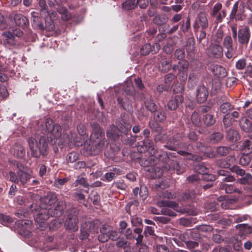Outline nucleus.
<instances>
[{
    "mask_svg": "<svg viewBox=\"0 0 252 252\" xmlns=\"http://www.w3.org/2000/svg\"><path fill=\"white\" fill-rule=\"evenodd\" d=\"M28 143L32 157L38 158L40 156L44 157L47 156L48 144L44 135H41L37 139L31 137L28 140Z\"/></svg>",
    "mask_w": 252,
    "mask_h": 252,
    "instance_id": "f257e3e1",
    "label": "nucleus"
},
{
    "mask_svg": "<svg viewBox=\"0 0 252 252\" xmlns=\"http://www.w3.org/2000/svg\"><path fill=\"white\" fill-rule=\"evenodd\" d=\"M41 130L43 134H46L51 141H54L56 144L58 139L60 138L62 129L60 125L55 124L50 119H47L44 125H41Z\"/></svg>",
    "mask_w": 252,
    "mask_h": 252,
    "instance_id": "f03ea898",
    "label": "nucleus"
},
{
    "mask_svg": "<svg viewBox=\"0 0 252 252\" xmlns=\"http://www.w3.org/2000/svg\"><path fill=\"white\" fill-rule=\"evenodd\" d=\"M18 171L17 173L12 171L9 172V180L12 182L20 184L21 186L26 187L27 184L30 182L31 175L24 171V167L22 165H17Z\"/></svg>",
    "mask_w": 252,
    "mask_h": 252,
    "instance_id": "7ed1b4c3",
    "label": "nucleus"
},
{
    "mask_svg": "<svg viewBox=\"0 0 252 252\" xmlns=\"http://www.w3.org/2000/svg\"><path fill=\"white\" fill-rule=\"evenodd\" d=\"M93 132L91 134V139L94 140V144L96 147L95 149L96 153H99L101 151L104 146V132L100 128L97 124H94L92 126Z\"/></svg>",
    "mask_w": 252,
    "mask_h": 252,
    "instance_id": "20e7f679",
    "label": "nucleus"
},
{
    "mask_svg": "<svg viewBox=\"0 0 252 252\" xmlns=\"http://www.w3.org/2000/svg\"><path fill=\"white\" fill-rule=\"evenodd\" d=\"M159 160L165 162L163 165L164 169L166 171H169L172 169L176 171L178 174L183 172L184 170L180 166L179 162L171 159L167 153L163 152L162 154L158 155Z\"/></svg>",
    "mask_w": 252,
    "mask_h": 252,
    "instance_id": "39448f33",
    "label": "nucleus"
},
{
    "mask_svg": "<svg viewBox=\"0 0 252 252\" xmlns=\"http://www.w3.org/2000/svg\"><path fill=\"white\" fill-rule=\"evenodd\" d=\"M161 206H167L170 207L173 210L176 212H179L181 214H187L189 215L195 216L197 214V210L194 207L190 206L186 207L184 208H179V205L176 202H161L159 203Z\"/></svg>",
    "mask_w": 252,
    "mask_h": 252,
    "instance_id": "423d86ee",
    "label": "nucleus"
},
{
    "mask_svg": "<svg viewBox=\"0 0 252 252\" xmlns=\"http://www.w3.org/2000/svg\"><path fill=\"white\" fill-rule=\"evenodd\" d=\"M245 6L243 4L239 5V2L235 3L233 8L230 14V18L235 19L236 21H240L244 20L246 17Z\"/></svg>",
    "mask_w": 252,
    "mask_h": 252,
    "instance_id": "0eeeda50",
    "label": "nucleus"
},
{
    "mask_svg": "<svg viewBox=\"0 0 252 252\" xmlns=\"http://www.w3.org/2000/svg\"><path fill=\"white\" fill-rule=\"evenodd\" d=\"M223 50L220 44L212 41L206 50V53L211 58L220 59L223 57Z\"/></svg>",
    "mask_w": 252,
    "mask_h": 252,
    "instance_id": "6e6552de",
    "label": "nucleus"
},
{
    "mask_svg": "<svg viewBox=\"0 0 252 252\" xmlns=\"http://www.w3.org/2000/svg\"><path fill=\"white\" fill-rule=\"evenodd\" d=\"M209 26L207 14L204 11H200L197 15L193 24L194 30L201 28L202 30L207 29Z\"/></svg>",
    "mask_w": 252,
    "mask_h": 252,
    "instance_id": "1a4fd4ad",
    "label": "nucleus"
},
{
    "mask_svg": "<svg viewBox=\"0 0 252 252\" xmlns=\"http://www.w3.org/2000/svg\"><path fill=\"white\" fill-rule=\"evenodd\" d=\"M230 170L237 175L243 176L242 178L238 180V182L241 184H246L251 181L252 177L249 173H245V171L241 169L239 166H233L230 168Z\"/></svg>",
    "mask_w": 252,
    "mask_h": 252,
    "instance_id": "9d476101",
    "label": "nucleus"
},
{
    "mask_svg": "<svg viewBox=\"0 0 252 252\" xmlns=\"http://www.w3.org/2000/svg\"><path fill=\"white\" fill-rule=\"evenodd\" d=\"M73 213L74 214L70 215L68 218L66 220L65 225L66 229L72 231H75L78 229V220L77 218L78 211L77 210H74Z\"/></svg>",
    "mask_w": 252,
    "mask_h": 252,
    "instance_id": "9b49d317",
    "label": "nucleus"
},
{
    "mask_svg": "<svg viewBox=\"0 0 252 252\" xmlns=\"http://www.w3.org/2000/svg\"><path fill=\"white\" fill-rule=\"evenodd\" d=\"M57 201V198L55 194H48L44 198L42 199L41 208L44 209H47L49 212L51 211V207Z\"/></svg>",
    "mask_w": 252,
    "mask_h": 252,
    "instance_id": "f8f14e48",
    "label": "nucleus"
},
{
    "mask_svg": "<svg viewBox=\"0 0 252 252\" xmlns=\"http://www.w3.org/2000/svg\"><path fill=\"white\" fill-rule=\"evenodd\" d=\"M217 103L218 105H220V111L223 114L227 113L229 111L234 109V106L227 102V98L224 96H219L217 99Z\"/></svg>",
    "mask_w": 252,
    "mask_h": 252,
    "instance_id": "ddd939ff",
    "label": "nucleus"
},
{
    "mask_svg": "<svg viewBox=\"0 0 252 252\" xmlns=\"http://www.w3.org/2000/svg\"><path fill=\"white\" fill-rule=\"evenodd\" d=\"M250 31L248 27L240 29L238 31V41L241 44H247L250 38Z\"/></svg>",
    "mask_w": 252,
    "mask_h": 252,
    "instance_id": "4468645a",
    "label": "nucleus"
},
{
    "mask_svg": "<svg viewBox=\"0 0 252 252\" xmlns=\"http://www.w3.org/2000/svg\"><path fill=\"white\" fill-rule=\"evenodd\" d=\"M9 18H13L15 24L21 27H25L28 23V20L26 17L21 14L13 12L9 15Z\"/></svg>",
    "mask_w": 252,
    "mask_h": 252,
    "instance_id": "2eb2a0df",
    "label": "nucleus"
},
{
    "mask_svg": "<svg viewBox=\"0 0 252 252\" xmlns=\"http://www.w3.org/2000/svg\"><path fill=\"white\" fill-rule=\"evenodd\" d=\"M191 148L192 146L189 145L187 147V149H185V150L178 151V153L181 156H185L188 159L195 160L197 161L201 160L202 158L201 157L193 155L190 153Z\"/></svg>",
    "mask_w": 252,
    "mask_h": 252,
    "instance_id": "dca6fc26",
    "label": "nucleus"
},
{
    "mask_svg": "<svg viewBox=\"0 0 252 252\" xmlns=\"http://www.w3.org/2000/svg\"><path fill=\"white\" fill-rule=\"evenodd\" d=\"M208 94V91L204 85L198 86L196 92V100L199 103L205 102Z\"/></svg>",
    "mask_w": 252,
    "mask_h": 252,
    "instance_id": "f3484780",
    "label": "nucleus"
},
{
    "mask_svg": "<svg viewBox=\"0 0 252 252\" xmlns=\"http://www.w3.org/2000/svg\"><path fill=\"white\" fill-rule=\"evenodd\" d=\"M50 213V212L47 209L41 208L37 214L34 216L35 221L38 223H44L49 218Z\"/></svg>",
    "mask_w": 252,
    "mask_h": 252,
    "instance_id": "a211bd4d",
    "label": "nucleus"
},
{
    "mask_svg": "<svg viewBox=\"0 0 252 252\" xmlns=\"http://www.w3.org/2000/svg\"><path fill=\"white\" fill-rule=\"evenodd\" d=\"M181 138V136L180 134L174 135L172 138L169 139L167 144L164 147L171 150H176V149L179 147V141Z\"/></svg>",
    "mask_w": 252,
    "mask_h": 252,
    "instance_id": "6ab92c4d",
    "label": "nucleus"
},
{
    "mask_svg": "<svg viewBox=\"0 0 252 252\" xmlns=\"http://www.w3.org/2000/svg\"><path fill=\"white\" fill-rule=\"evenodd\" d=\"M161 202H173V201H169L168 200H159L157 202L158 206H159V207L162 208L161 212L163 215L169 216H171V217H176L177 216L176 213L175 212V211L174 210H171V208L170 207L164 206V205H163V206L160 205L159 203ZM172 209H173L172 208Z\"/></svg>",
    "mask_w": 252,
    "mask_h": 252,
    "instance_id": "aec40b11",
    "label": "nucleus"
},
{
    "mask_svg": "<svg viewBox=\"0 0 252 252\" xmlns=\"http://www.w3.org/2000/svg\"><path fill=\"white\" fill-rule=\"evenodd\" d=\"M10 152L14 156L20 158H24L26 154L24 147L21 145H13Z\"/></svg>",
    "mask_w": 252,
    "mask_h": 252,
    "instance_id": "412c9836",
    "label": "nucleus"
},
{
    "mask_svg": "<svg viewBox=\"0 0 252 252\" xmlns=\"http://www.w3.org/2000/svg\"><path fill=\"white\" fill-rule=\"evenodd\" d=\"M211 71L214 76L218 78H222L227 75L225 68L218 64L213 65Z\"/></svg>",
    "mask_w": 252,
    "mask_h": 252,
    "instance_id": "4be33fe9",
    "label": "nucleus"
},
{
    "mask_svg": "<svg viewBox=\"0 0 252 252\" xmlns=\"http://www.w3.org/2000/svg\"><path fill=\"white\" fill-rule=\"evenodd\" d=\"M183 101V96L181 95H177L168 102L167 107L170 110H175Z\"/></svg>",
    "mask_w": 252,
    "mask_h": 252,
    "instance_id": "5701e85b",
    "label": "nucleus"
},
{
    "mask_svg": "<svg viewBox=\"0 0 252 252\" xmlns=\"http://www.w3.org/2000/svg\"><path fill=\"white\" fill-rule=\"evenodd\" d=\"M189 66V62L183 60L178 62L177 64H175L172 66L173 71L176 72L177 70L178 72L187 71Z\"/></svg>",
    "mask_w": 252,
    "mask_h": 252,
    "instance_id": "b1692460",
    "label": "nucleus"
},
{
    "mask_svg": "<svg viewBox=\"0 0 252 252\" xmlns=\"http://www.w3.org/2000/svg\"><path fill=\"white\" fill-rule=\"evenodd\" d=\"M65 208V204L64 202L63 201H59L56 206L54 211L51 210L50 216L55 217H60L62 215Z\"/></svg>",
    "mask_w": 252,
    "mask_h": 252,
    "instance_id": "393cba45",
    "label": "nucleus"
},
{
    "mask_svg": "<svg viewBox=\"0 0 252 252\" xmlns=\"http://www.w3.org/2000/svg\"><path fill=\"white\" fill-rule=\"evenodd\" d=\"M220 188L224 190L227 193H232L233 192H237L239 194L242 193V191L231 184H226L223 183H221L220 185Z\"/></svg>",
    "mask_w": 252,
    "mask_h": 252,
    "instance_id": "a878e982",
    "label": "nucleus"
},
{
    "mask_svg": "<svg viewBox=\"0 0 252 252\" xmlns=\"http://www.w3.org/2000/svg\"><path fill=\"white\" fill-rule=\"evenodd\" d=\"M118 128L121 134H127L130 131L131 126L130 124L126 122L124 120H121L117 125Z\"/></svg>",
    "mask_w": 252,
    "mask_h": 252,
    "instance_id": "bb28decb",
    "label": "nucleus"
},
{
    "mask_svg": "<svg viewBox=\"0 0 252 252\" xmlns=\"http://www.w3.org/2000/svg\"><path fill=\"white\" fill-rule=\"evenodd\" d=\"M171 66V62L164 58L160 61L158 68L160 71L165 73L169 71Z\"/></svg>",
    "mask_w": 252,
    "mask_h": 252,
    "instance_id": "cd10ccee",
    "label": "nucleus"
},
{
    "mask_svg": "<svg viewBox=\"0 0 252 252\" xmlns=\"http://www.w3.org/2000/svg\"><path fill=\"white\" fill-rule=\"evenodd\" d=\"M144 103L146 108L150 111L155 112L157 109L156 104L153 102L151 96L147 95L144 97Z\"/></svg>",
    "mask_w": 252,
    "mask_h": 252,
    "instance_id": "c85d7f7f",
    "label": "nucleus"
},
{
    "mask_svg": "<svg viewBox=\"0 0 252 252\" xmlns=\"http://www.w3.org/2000/svg\"><path fill=\"white\" fill-rule=\"evenodd\" d=\"M120 132L118 128V126L116 127L114 126H111L110 128L107 132V136L112 139L116 140L120 136Z\"/></svg>",
    "mask_w": 252,
    "mask_h": 252,
    "instance_id": "c756f323",
    "label": "nucleus"
},
{
    "mask_svg": "<svg viewBox=\"0 0 252 252\" xmlns=\"http://www.w3.org/2000/svg\"><path fill=\"white\" fill-rule=\"evenodd\" d=\"M147 170L152 174V176L154 178H159L162 175V170L158 166L149 167Z\"/></svg>",
    "mask_w": 252,
    "mask_h": 252,
    "instance_id": "7c9ffc66",
    "label": "nucleus"
},
{
    "mask_svg": "<svg viewBox=\"0 0 252 252\" xmlns=\"http://www.w3.org/2000/svg\"><path fill=\"white\" fill-rule=\"evenodd\" d=\"M226 137L229 141H236L239 140L240 135L237 130L231 128L227 131Z\"/></svg>",
    "mask_w": 252,
    "mask_h": 252,
    "instance_id": "2f4dec72",
    "label": "nucleus"
},
{
    "mask_svg": "<svg viewBox=\"0 0 252 252\" xmlns=\"http://www.w3.org/2000/svg\"><path fill=\"white\" fill-rule=\"evenodd\" d=\"M71 142V139L69 136L67 134L63 133L62 135L61 134V136L58 139L57 143H58L59 146L60 144L62 146H65L67 145L69 146Z\"/></svg>",
    "mask_w": 252,
    "mask_h": 252,
    "instance_id": "473e14b6",
    "label": "nucleus"
},
{
    "mask_svg": "<svg viewBox=\"0 0 252 252\" xmlns=\"http://www.w3.org/2000/svg\"><path fill=\"white\" fill-rule=\"evenodd\" d=\"M196 193L193 190H190L188 192H184L182 194L180 200H193L195 199Z\"/></svg>",
    "mask_w": 252,
    "mask_h": 252,
    "instance_id": "72a5a7b5",
    "label": "nucleus"
},
{
    "mask_svg": "<svg viewBox=\"0 0 252 252\" xmlns=\"http://www.w3.org/2000/svg\"><path fill=\"white\" fill-rule=\"evenodd\" d=\"M101 234L98 236V240L101 242H105L109 239V236L107 232V228L103 226L100 228Z\"/></svg>",
    "mask_w": 252,
    "mask_h": 252,
    "instance_id": "f704fd0d",
    "label": "nucleus"
},
{
    "mask_svg": "<svg viewBox=\"0 0 252 252\" xmlns=\"http://www.w3.org/2000/svg\"><path fill=\"white\" fill-rule=\"evenodd\" d=\"M218 174L220 176H225V177L223 179V182H233L235 180V178L229 175V172L224 170H219L218 171Z\"/></svg>",
    "mask_w": 252,
    "mask_h": 252,
    "instance_id": "c9c22d12",
    "label": "nucleus"
},
{
    "mask_svg": "<svg viewBox=\"0 0 252 252\" xmlns=\"http://www.w3.org/2000/svg\"><path fill=\"white\" fill-rule=\"evenodd\" d=\"M38 5L41 15L48 13V6L45 0H39Z\"/></svg>",
    "mask_w": 252,
    "mask_h": 252,
    "instance_id": "e433bc0d",
    "label": "nucleus"
},
{
    "mask_svg": "<svg viewBox=\"0 0 252 252\" xmlns=\"http://www.w3.org/2000/svg\"><path fill=\"white\" fill-rule=\"evenodd\" d=\"M154 119L158 122H162L166 119V115L162 110H158L155 112Z\"/></svg>",
    "mask_w": 252,
    "mask_h": 252,
    "instance_id": "4c0bfd02",
    "label": "nucleus"
},
{
    "mask_svg": "<svg viewBox=\"0 0 252 252\" xmlns=\"http://www.w3.org/2000/svg\"><path fill=\"white\" fill-rule=\"evenodd\" d=\"M223 138V134L220 132H216L211 134L210 136V141L212 143H216L220 142Z\"/></svg>",
    "mask_w": 252,
    "mask_h": 252,
    "instance_id": "58836bf2",
    "label": "nucleus"
},
{
    "mask_svg": "<svg viewBox=\"0 0 252 252\" xmlns=\"http://www.w3.org/2000/svg\"><path fill=\"white\" fill-rule=\"evenodd\" d=\"M136 6V0H126L122 4L123 8L126 10L133 9Z\"/></svg>",
    "mask_w": 252,
    "mask_h": 252,
    "instance_id": "ea45409f",
    "label": "nucleus"
},
{
    "mask_svg": "<svg viewBox=\"0 0 252 252\" xmlns=\"http://www.w3.org/2000/svg\"><path fill=\"white\" fill-rule=\"evenodd\" d=\"M58 11L61 15L62 20L64 21H67L71 17L70 13H68L67 10L65 7H59L58 9Z\"/></svg>",
    "mask_w": 252,
    "mask_h": 252,
    "instance_id": "a19ab883",
    "label": "nucleus"
},
{
    "mask_svg": "<svg viewBox=\"0 0 252 252\" xmlns=\"http://www.w3.org/2000/svg\"><path fill=\"white\" fill-rule=\"evenodd\" d=\"M231 149L228 146H220L217 149V152L221 156H224L228 154L231 151Z\"/></svg>",
    "mask_w": 252,
    "mask_h": 252,
    "instance_id": "79ce46f5",
    "label": "nucleus"
},
{
    "mask_svg": "<svg viewBox=\"0 0 252 252\" xmlns=\"http://www.w3.org/2000/svg\"><path fill=\"white\" fill-rule=\"evenodd\" d=\"M116 246L119 248H123L126 252H128L130 251L129 244L124 239L117 241L116 242Z\"/></svg>",
    "mask_w": 252,
    "mask_h": 252,
    "instance_id": "37998d69",
    "label": "nucleus"
},
{
    "mask_svg": "<svg viewBox=\"0 0 252 252\" xmlns=\"http://www.w3.org/2000/svg\"><path fill=\"white\" fill-rule=\"evenodd\" d=\"M243 150L248 154L252 152V138L245 140L243 144Z\"/></svg>",
    "mask_w": 252,
    "mask_h": 252,
    "instance_id": "c03bdc74",
    "label": "nucleus"
},
{
    "mask_svg": "<svg viewBox=\"0 0 252 252\" xmlns=\"http://www.w3.org/2000/svg\"><path fill=\"white\" fill-rule=\"evenodd\" d=\"M204 123L208 126L213 125L216 122L215 119L212 115L206 114L203 118Z\"/></svg>",
    "mask_w": 252,
    "mask_h": 252,
    "instance_id": "a18cd8bd",
    "label": "nucleus"
},
{
    "mask_svg": "<svg viewBox=\"0 0 252 252\" xmlns=\"http://www.w3.org/2000/svg\"><path fill=\"white\" fill-rule=\"evenodd\" d=\"M251 161V158H250V156L247 153H246V154L243 155L241 157L239 163L241 165L245 166L249 165Z\"/></svg>",
    "mask_w": 252,
    "mask_h": 252,
    "instance_id": "49530a36",
    "label": "nucleus"
},
{
    "mask_svg": "<svg viewBox=\"0 0 252 252\" xmlns=\"http://www.w3.org/2000/svg\"><path fill=\"white\" fill-rule=\"evenodd\" d=\"M195 169L201 177V175H203L207 172H209V169L203 163L198 164Z\"/></svg>",
    "mask_w": 252,
    "mask_h": 252,
    "instance_id": "de8ad7c7",
    "label": "nucleus"
},
{
    "mask_svg": "<svg viewBox=\"0 0 252 252\" xmlns=\"http://www.w3.org/2000/svg\"><path fill=\"white\" fill-rule=\"evenodd\" d=\"M167 21V18L163 15H157L153 19V22L158 25H160Z\"/></svg>",
    "mask_w": 252,
    "mask_h": 252,
    "instance_id": "09e8293b",
    "label": "nucleus"
},
{
    "mask_svg": "<svg viewBox=\"0 0 252 252\" xmlns=\"http://www.w3.org/2000/svg\"><path fill=\"white\" fill-rule=\"evenodd\" d=\"M13 222V219L8 216L0 213V222L3 224L10 223Z\"/></svg>",
    "mask_w": 252,
    "mask_h": 252,
    "instance_id": "8fccbe9b",
    "label": "nucleus"
},
{
    "mask_svg": "<svg viewBox=\"0 0 252 252\" xmlns=\"http://www.w3.org/2000/svg\"><path fill=\"white\" fill-rule=\"evenodd\" d=\"M222 8V4L220 2H217L213 6L212 10L211 11L210 14L212 17H214L216 15L220 12V11Z\"/></svg>",
    "mask_w": 252,
    "mask_h": 252,
    "instance_id": "3c124183",
    "label": "nucleus"
},
{
    "mask_svg": "<svg viewBox=\"0 0 252 252\" xmlns=\"http://www.w3.org/2000/svg\"><path fill=\"white\" fill-rule=\"evenodd\" d=\"M223 36V33L221 30L219 29L216 34L215 37L212 40L213 42H216L220 44L221 40Z\"/></svg>",
    "mask_w": 252,
    "mask_h": 252,
    "instance_id": "603ef678",
    "label": "nucleus"
},
{
    "mask_svg": "<svg viewBox=\"0 0 252 252\" xmlns=\"http://www.w3.org/2000/svg\"><path fill=\"white\" fill-rule=\"evenodd\" d=\"M131 222L133 226H138L142 224V220L137 216H133L131 218Z\"/></svg>",
    "mask_w": 252,
    "mask_h": 252,
    "instance_id": "864d4df0",
    "label": "nucleus"
},
{
    "mask_svg": "<svg viewBox=\"0 0 252 252\" xmlns=\"http://www.w3.org/2000/svg\"><path fill=\"white\" fill-rule=\"evenodd\" d=\"M74 186L77 187L78 185H82L84 187H88L89 186V184L87 183L86 179L78 176L77 179L74 183Z\"/></svg>",
    "mask_w": 252,
    "mask_h": 252,
    "instance_id": "5fc2aeb1",
    "label": "nucleus"
},
{
    "mask_svg": "<svg viewBox=\"0 0 252 252\" xmlns=\"http://www.w3.org/2000/svg\"><path fill=\"white\" fill-rule=\"evenodd\" d=\"M107 232L109 236V239L115 241L119 238V233L116 231L110 230V228H107Z\"/></svg>",
    "mask_w": 252,
    "mask_h": 252,
    "instance_id": "6e6d98bb",
    "label": "nucleus"
},
{
    "mask_svg": "<svg viewBox=\"0 0 252 252\" xmlns=\"http://www.w3.org/2000/svg\"><path fill=\"white\" fill-rule=\"evenodd\" d=\"M248 216L247 215L239 216L234 215L231 216V219L234 220L235 223H239L248 219Z\"/></svg>",
    "mask_w": 252,
    "mask_h": 252,
    "instance_id": "4d7b16f0",
    "label": "nucleus"
},
{
    "mask_svg": "<svg viewBox=\"0 0 252 252\" xmlns=\"http://www.w3.org/2000/svg\"><path fill=\"white\" fill-rule=\"evenodd\" d=\"M149 126L152 129L156 132L160 133L162 130L161 127L157 123L149 122Z\"/></svg>",
    "mask_w": 252,
    "mask_h": 252,
    "instance_id": "13d9d810",
    "label": "nucleus"
},
{
    "mask_svg": "<svg viewBox=\"0 0 252 252\" xmlns=\"http://www.w3.org/2000/svg\"><path fill=\"white\" fill-rule=\"evenodd\" d=\"M236 228L244 230L246 233L252 232V227L249 226L247 224L243 223L238 224L236 225Z\"/></svg>",
    "mask_w": 252,
    "mask_h": 252,
    "instance_id": "bf43d9fd",
    "label": "nucleus"
},
{
    "mask_svg": "<svg viewBox=\"0 0 252 252\" xmlns=\"http://www.w3.org/2000/svg\"><path fill=\"white\" fill-rule=\"evenodd\" d=\"M251 125V122L248 119H245L243 122H240V126L245 132L249 131V128Z\"/></svg>",
    "mask_w": 252,
    "mask_h": 252,
    "instance_id": "052dcab7",
    "label": "nucleus"
},
{
    "mask_svg": "<svg viewBox=\"0 0 252 252\" xmlns=\"http://www.w3.org/2000/svg\"><path fill=\"white\" fill-rule=\"evenodd\" d=\"M174 56L177 60L182 61L185 56L184 50L182 49H178L176 50L174 52Z\"/></svg>",
    "mask_w": 252,
    "mask_h": 252,
    "instance_id": "680f3d73",
    "label": "nucleus"
},
{
    "mask_svg": "<svg viewBox=\"0 0 252 252\" xmlns=\"http://www.w3.org/2000/svg\"><path fill=\"white\" fill-rule=\"evenodd\" d=\"M78 159V155L75 153H70L66 157V161L67 162L73 163Z\"/></svg>",
    "mask_w": 252,
    "mask_h": 252,
    "instance_id": "e2e57ef3",
    "label": "nucleus"
},
{
    "mask_svg": "<svg viewBox=\"0 0 252 252\" xmlns=\"http://www.w3.org/2000/svg\"><path fill=\"white\" fill-rule=\"evenodd\" d=\"M151 50V46L150 44L147 43L144 45L141 49V54L143 56L148 55Z\"/></svg>",
    "mask_w": 252,
    "mask_h": 252,
    "instance_id": "0e129e2a",
    "label": "nucleus"
},
{
    "mask_svg": "<svg viewBox=\"0 0 252 252\" xmlns=\"http://www.w3.org/2000/svg\"><path fill=\"white\" fill-rule=\"evenodd\" d=\"M223 45L224 48L233 46L232 38L230 35H227L225 37L223 41Z\"/></svg>",
    "mask_w": 252,
    "mask_h": 252,
    "instance_id": "69168bd1",
    "label": "nucleus"
},
{
    "mask_svg": "<svg viewBox=\"0 0 252 252\" xmlns=\"http://www.w3.org/2000/svg\"><path fill=\"white\" fill-rule=\"evenodd\" d=\"M122 234L125 235L127 239L133 240L135 238V236H134L132 231L130 228H127Z\"/></svg>",
    "mask_w": 252,
    "mask_h": 252,
    "instance_id": "338daca9",
    "label": "nucleus"
},
{
    "mask_svg": "<svg viewBox=\"0 0 252 252\" xmlns=\"http://www.w3.org/2000/svg\"><path fill=\"white\" fill-rule=\"evenodd\" d=\"M225 48L227 49V51L225 53V57L228 59H230L234 57L235 55V50L233 46L226 47Z\"/></svg>",
    "mask_w": 252,
    "mask_h": 252,
    "instance_id": "774afa93",
    "label": "nucleus"
}]
</instances>
